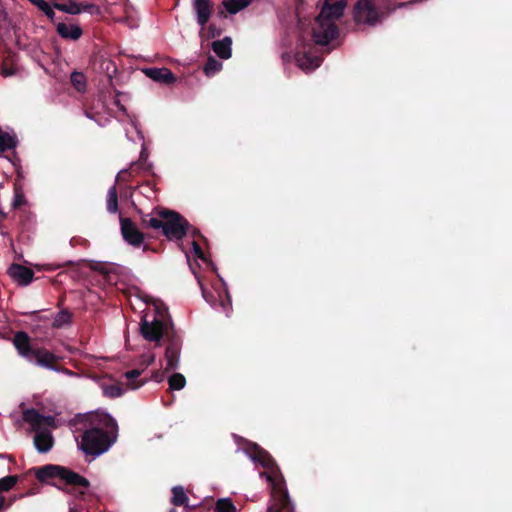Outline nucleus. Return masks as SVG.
<instances>
[{"mask_svg":"<svg viewBox=\"0 0 512 512\" xmlns=\"http://www.w3.org/2000/svg\"><path fill=\"white\" fill-rule=\"evenodd\" d=\"M24 202H25V198H24L23 190H22L21 186L16 184L14 187V200H13L12 206L14 208H18L19 206L23 205Z\"/></svg>","mask_w":512,"mask_h":512,"instance_id":"33","label":"nucleus"},{"mask_svg":"<svg viewBox=\"0 0 512 512\" xmlns=\"http://www.w3.org/2000/svg\"><path fill=\"white\" fill-rule=\"evenodd\" d=\"M142 224L154 229L161 228L170 240L181 239L187 230V222L178 213L169 210H159L143 216Z\"/></svg>","mask_w":512,"mask_h":512,"instance_id":"5","label":"nucleus"},{"mask_svg":"<svg viewBox=\"0 0 512 512\" xmlns=\"http://www.w3.org/2000/svg\"><path fill=\"white\" fill-rule=\"evenodd\" d=\"M70 321V314L66 311L59 312L53 321V326L56 328H61L68 324Z\"/></svg>","mask_w":512,"mask_h":512,"instance_id":"32","label":"nucleus"},{"mask_svg":"<svg viewBox=\"0 0 512 512\" xmlns=\"http://www.w3.org/2000/svg\"><path fill=\"white\" fill-rule=\"evenodd\" d=\"M91 428L87 429L80 443L81 450L99 456L106 452L117 438V423L107 413L97 412L89 416Z\"/></svg>","mask_w":512,"mask_h":512,"instance_id":"1","label":"nucleus"},{"mask_svg":"<svg viewBox=\"0 0 512 512\" xmlns=\"http://www.w3.org/2000/svg\"><path fill=\"white\" fill-rule=\"evenodd\" d=\"M17 174H18V177H22V173L20 172V170H17Z\"/></svg>","mask_w":512,"mask_h":512,"instance_id":"41","label":"nucleus"},{"mask_svg":"<svg viewBox=\"0 0 512 512\" xmlns=\"http://www.w3.org/2000/svg\"><path fill=\"white\" fill-rule=\"evenodd\" d=\"M232 40L230 37H224L212 43V49L222 59H229L232 54Z\"/></svg>","mask_w":512,"mask_h":512,"instance_id":"17","label":"nucleus"},{"mask_svg":"<svg viewBox=\"0 0 512 512\" xmlns=\"http://www.w3.org/2000/svg\"><path fill=\"white\" fill-rule=\"evenodd\" d=\"M156 381L160 382L162 381L163 377L161 375H159L158 373H156L153 377Z\"/></svg>","mask_w":512,"mask_h":512,"instance_id":"40","label":"nucleus"},{"mask_svg":"<svg viewBox=\"0 0 512 512\" xmlns=\"http://www.w3.org/2000/svg\"><path fill=\"white\" fill-rule=\"evenodd\" d=\"M298 66L304 71H312L320 65V59L309 53L297 55Z\"/></svg>","mask_w":512,"mask_h":512,"instance_id":"18","label":"nucleus"},{"mask_svg":"<svg viewBox=\"0 0 512 512\" xmlns=\"http://www.w3.org/2000/svg\"><path fill=\"white\" fill-rule=\"evenodd\" d=\"M145 73L148 77L158 82L169 83L174 80L172 72L167 68L147 69Z\"/></svg>","mask_w":512,"mask_h":512,"instance_id":"19","label":"nucleus"},{"mask_svg":"<svg viewBox=\"0 0 512 512\" xmlns=\"http://www.w3.org/2000/svg\"><path fill=\"white\" fill-rule=\"evenodd\" d=\"M120 224L123 238L133 246H140L144 237L135 224L128 218H120Z\"/></svg>","mask_w":512,"mask_h":512,"instance_id":"9","label":"nucleus"},{"mask_svg":"<svg viewBox=\"0 0 512 512\" xmlns=\"http://www.w3.org/2000/svg\"><path fill=\"white\" fill-rule=\"evenodd\" d=\"M70 512H73V510L71 509Z\"/></svg>","mask_w":512,"mask_h":512,"instance_id":"42","label":"nucleus"},{"mask_svg":"<svg viewBox=\"0 0 512 512\" xmlns=\"http://www.w3.org/2000/svg\"><path fill=\"white\" fill-rule=\"evenodd\" d=\"M180 355V345L177 341H172L165 351V372L172 371L178 367Z\"/></svg>","mask_w":512,"mask_h":512,"instance_id":"12","label":"nucleus"},{"mask_svg":"<svg viewBox=\"0 0 512 512\" xmlns=\"http://www.w3.org/2000/svg\"><path fill=\"white\" fill-rule=\"evenodd\" d=\"M12 502H13V499L10 500L9 502H6L5 497L0 494V512L7 509L12 504Z\"/></svg>","mask_w":512,"mask_h":512,"instance_id":"37","label":"nucleus"},{"mask_svg":"<svg viewBox=\"0 0 512 512\" xmlns=\"http://www.w3.org/2000/svg\"><path fill=\"white\" fill-rule=\"evenodd\" d=\"M193 7L197 15V22L203 28L208 22L212 5L210 0H193Z\"/></svg>","mask_w":512,"mask_h":512,"instance_id":"10","label":"nucleus"},{"mask_svg":"<svg viewBox=\"0 0 512 512\" xmlns=\"http://www.w3.org/2000/svg\"><path fill=\"white\" fill-rule=\"evenodd\" d=\"M71 82L78 91H84L86 82L82 73L74 72L71 74Z\"/></svg>","mask_w":512,"mask_h":512,"instance_id":"29","label":"nucleus"},{"mask_svg":"<svg viewBox=\"0 0 512 512\" xmlns=\"http://www.w3.org/2000/svg\"><path fill=\"white\" fill-rule=\"evenodd\" d=\"M23 419L36 432L34 437V445L36 449L45 453L49 451L53 445V438L50 431L46 428L55 427V420L51 416L40 415L36 410L29 409L23 414Z\"/></svg>","mask_w":512,"mask_h":512,"instance_id":"6","label":"nucleus"},{"mask_svg":"<svg viewBox=\"0 0 512 512\" xmlns=\"http://www.w3.org/2000/svg\"><path fill=\"white\" fill-rule=\"evenodd\" d=\"M32 471L40 482L57 487L68 486L70 487L68 492L75 495H83L89 486L87 479L62 466L50 464L33 468Z\"/></svg>","mask_w":512,"mask_h":512,"instance_id":"3","label":"nucleus"},{"mask_svg":"<svg viewBox=\"0 0 512 512\" xmlns=\"http://www.w3.org/2000/svg\"><path fill=\"white\" fill-rule=\"evenodd\" d=\"M169 387L172 390H181L186 385V379L185 377L180 373H174L172 374L169 379Z\"/></svg>","mask_w":512,"mask_h":512,"instance_id":"26","label":"nucleus"},{"mask_svg":"<svg viewBox=\"0 0 512 512\" xmlns=\"http://www.w3.org/2000/svg\"><path fill=\"white\" fill-rule=\"evenodd\" d=\"M235 507L229 499H220L216 504L217 512H234Z\"/></svg>","mask_w":512,"mask_h":512,"instance_id":"34","label":"nucleus"},{"mask_svg":"<svg viewBox=\"0 0 512 512\" xmlns=\"http://www.w3.org/2000/svg\"><path fill=\"white\" fill-rule=\"evenodd\" d=\"M154 315L147 312L142 318L141 334L148 341L159 342L168 331L167 310L162 304L154 303Z\"/></svg>","mask_w":512,"mask_h":512,"instance_id":"7","label":"nucleus"},{"mask_svg":"<svg viewBox=\"0 0 512 512\" xmlns=\"http://www.w3.org/2000/svg\"><path fill=\"white\" fill-rule=\"evenodd\" d=\"M8 273L13 280L21 285H28L33 278V271L31 269L18 264L11 265Z\"/></svg>","mask_w":512,"mask_h":512,"instance_id":"11","label":"nucleus"},{"mask_svg":"<svg viewBox=\"0 0 512 512\" xmlns=\"http://www.w3.org/2000/svg\"><path fill=\"white\" fill-rule=\"evenodd\" d=\"M217 294L218 297L216 298L212 294H207L205 289L202 288V295L208 303H210L212 306H215L217 303H219V305L222 306L225 311H228V308L231 305V301L226 288H223L222 291H218Z\"/></svg>","mask_w":512,"mask_h":512,"instance_id":"14","label":"nucleus"},{"mask_svg":"<svg viewBox=\"0 0 512 512\" xmlns=\"http://www.w3.org/2000/svg\"><path fill=\"white\" fill-rule=\"evenodd\" d=\"M31 3L36 5L40 10H42L50 19H53L55 16V12L53 8L43 0H29Z\"/></svg>","mask_w":512,"mask_h":512,"instance_id":"31","label":"nucleus"},{"mask_svg":"<svg viewBox=\"0 0 512 512\" xmlns=\"http://www.w3.org/2000/svg\"><path fill=\"white\" fill-rule=\"evenodd\" d=\"M141 373H142V370H139V369H134V370H131V371H128L125 373L124 376L126 378V383H125L126 389L136 390L146 383L145 380L138 379L140 377Z\"/></svg>","mask_w":512,"mask_h":512,"instance_id":"20","label":"nucleus"},{"mask_svg":"<svg viewBox=\"0 0 512 512\" xmlns=\"http://www.w3.org/2000/svg\"><path fill=\"white\" fill-rule=\"evenodd\" d=\"M17 145L16 136L12 133L5 132L0 128V151L4 152L15 148Z\"/></svg>","mask_w":512,"mask_h":512,"instance_id":"21","label":"nucleus"},{"mask_svg":"<svg viewBox=\"0 0 512 512\" xmlns=\"http://www.w3.org/2000/svg\"><path fill=\"white\" fill-rule=\"evenodd\" d=\"M53 370L55 371H59V372H62L66 375H69V376H75L76 374L68 369H57V368H54Z\"/></svg>","mask_w":512,"mask_h":512,"instance_id":"38","label":"nucleus"},{"mask_svg":"<svg viewBox=\"0 0 512 512\" xmlns=\"http://www.w3.org/2000/svg\"><path fill=\"white\" fill-rule=\"evenodd\" d=\"M346 6L345 0H339L333 4L327 0L324 2L312 28V35L317 44L328 45L336 37L338 30L335 21L342 17Z\"/></svg>","mask_w":512,"mask_h":512,"instance_id":"4","label":"nucleus"},{"mask_svg":"<svg viewBox=\"0 0 512 512\" xmlns=\"http://www.w3.org/2000/svg\"><path fill=\"white\" fill-rule=\"evenodd\" d=\"M222 69V63L210 57L204 67V72L207 76H213Z\"/></svg>","mask_w":512,"mask_h":512,"instance_id":"27","label":"nucleus"},{"mask_svg":"<svg viewBox=\"0 0 512 512\" xmlns=\"http://www.w3.org/2000/svg\"><path fill=\"white\" fill-rule=\"evenodd\" d=\"M248 4H249V0H224L223 1V6L231 14L237 13L241 9L248 6Z\"/></svg>","mask_w":512,"mask_h":512,"instance_id":"23","label":"nucleus"},{"mask_svg":"<svg viewBox=\"0 0 512 512\" xmlns=\"http://www.w3.org/2000/svg\"><path fill=\"white\" fill-rule=\"evenodd\" d=\"M107 209L110 213H116L118 210V198L116 187L113 186L107 193Z\"/></svg>","mask_w":512,"mask_h":512,"instance_id":"25","label":"nucleus"},{"mask_svg":"<svg viewBox=\"0 0 512 512\" xmlns=\"http://www.w3.org/2000/svg\"><path fill=\"white\" fill-rule=\"evenodd\" d=\"M82 11L89 12L91 14H99L100 9L99 7L93 5V4H81Z\"/></svg>","mask_w":512,"mask_h":512,"instance_id":"36","label":"nucleus"},{"mask_svg":"<svg viewBox=\"0 0 512 512\" xmlns=\"http://www.w3.org/2000/svg\"><path fill=\"white\" fill-rule=\"evenodd\" d=\"M54 7L60 11L66 12L68 14L76 15L82 12L81 4L75 1H69L64 4H55Z\"/></svg>","mask_w":512,"mask_h":512,"instance_id":"24","label":"nucleus"},{"mask_svg":"<svg viewBox=\"0 0 512 512\" xmlns=\"http://www.w3.org/2000/svg\"><path fill=\"white\" fill-rule=\"evenodd\" d=\"M173 497L172 502L174 505H184L188 501V498L184 492V489L182 487H174L172 489Z\"/></svg>","mask_w":512,"mask_h":512,"instance_id":"28","label":"nucleus"},{"mask_svg":"<svg viewBox=\"0 0 512 512\" xmlns=\"http://www.w3.org/2000/svg\"><path fill=\"white\" fill-rule=\"evenodd\" d=\"M249 457L253 462H258L267 469L266 472L261 473V476H266L272 487V502L268 507V512H292L293 509L284 489L283 479L268 453L253 444V452L249 453Z\"/></svg>","mask_w":512,"mask_h":512,"instance_id":"2","label":"nucleus"},{"mask_svg":"<svg viewBox=\"0 0 512 512\" xmlns=\"http://www.w3.org/2000/svg\"><path fill=\"white\" fill-rule=\"evenodd\" d=\"M103 394L107 397L115 398L121 396L125 388L119 383L111 382V383H103L102 384Z\"/></svg>","mask_w":512,"mask_h":512,"instance_id":"22","label":"nucleus"},{"mask_svg":"<svg viewBox=\"0 0 512 512\" xmlns=\"http://www.w3.org/2000/svg\"><path fill=\"white\" fill-rule=\"evenodd\" d=\"M29 360H35L40 366L54 369L53 364L58 360V358L45 349H35L32 351V355Z\"/></svg>","mask_w":512,"mask_h":512,"instance_id":"13","label":"nucleus"},{"mask_svg":"<svg viewBox=\"0 0 512 512\" xmlns=\"http://www.w3.org/2000/svg\"><path fill=\"white\" fill-rule=\"evenodd\" d=\"M383 18L373 0H359L355 5L354 19L357 23L375 25Z\"/></svg>","mask_w":512,"mask_h":512,"instance_id":"8","label":"nucleus"},{"mask_svg":"<svg viewBox=\"0 0 512 512\" xmlns=\"http://www.w3.org/2000/svg\"><path fill=\"white\" fill-rule=\"evenodd\" d=\"M154 361H155V355L154 354L149 353V354L143 355L141 357V362H140V364L143 366L142 371L145 368H147L148 366H150Z\"/></svg>","mask_w":512,"mask_h":512,"instance_id":"35","label":"nucleus"},{"mask_svg":"<svg viewBox=\"0 0 512 512\" xmlns=\"http://www.w3.org/2000/svg\"><path fill=\"white\" fill-rule=\"evenodd\" d=\"M1 74L3 76H10V75L13 74V72L11 70H9V69L4 68V69H2Z\"/></svg>","mask_w":512,"mask_h":512,"instance_id":"39","label":"nucleus"},{"mask_svg":"<svg viewBox=\"0 0 512 512\" xmlns=\"http://www.w3.org/2000/svg\"><path fill=\"white\" fill-rule=\"evenodd\" d=\"M191 245H192V251L185 252L187 260L189 261L190 258L193 257L194 259H200L202 261H206V258L202 252L201 247L195 241H193L191 243Z\"/></svg>","mask_w":512,"mask_h":512,"instance_id":"30","label":"nucleus"},{"mask_svg":"<svg viewBox=\"0 0 512 512\" xmlns=\"http://www.w3.org/2000/svg\"><path fill=\"white\" fill-rule=\"evenodd\" d=\"M13 343L20 355L28 359L31 357L33 349L30 347V339L26 333L18 332L14 336Z\"/></svg>","mask_w":512,"mask_h":512,"instance_id":"15","label":"nucleus"},{"mask_svg":"<svg viewBox=\"0 0 512 512\" xmlns=\"http://www.w3.org/2000/svg\"><path fill=\"white\" fill-rule=\"evenodd\" d=\"M58 34L70 40H77L82 35V29L76 24L58 23L57 25Z\"/></svg>","mask_w":512,"mask_h":512,"instance_id":"16","label":"nucleus"}]
</instances>
